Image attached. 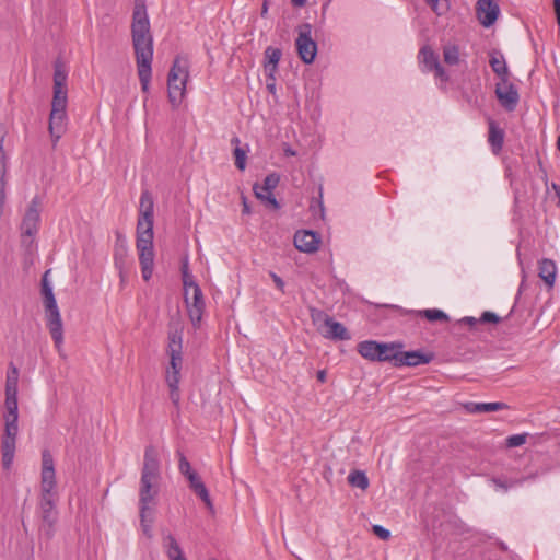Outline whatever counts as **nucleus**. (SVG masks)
Listing matches in <instances>:
<instances>
[{
	"label": "nucleus",
	"instance_id": "f257e3e1",
	"mask_svg": "<svg viewBox=\"0 0 560 560\" xmlns=\"http://www.w3.org/2000/svg\"><path fill=\"white\" fill-rule=\"evenodd\" d=\"M153 217L154 205L149 191H143L140 197L139 217L136 231V248L139 256L141 275L144 281L152 278L154 270L153 246Z\"/></svg>",
	"mask_w": 560,
	"mask_h": 560
},
{
	"label": "nucleus",
	"instance_id": "f03ea898",
	"mask_svg": "<svg viewBox=\"0 0 560 560\" xmlns=\"http://www.w3.org/2000/svg\"><path fill=\"white\" fill-rule=\"evenodd\" d=\"M131 36L137 66H152L153 37L150 31L145 0H135Z\"/></svg>",
	"mask_w": 560,
	"mask_h": 560
},
{
	"label": "nucleus",
	"instance_id": "7ed1b4c3",
	"mask_svg": "<svg viewBox=\"0 0 560 560\" xmlns=\"http://www.w3.org/2000/svg\"><path fill=\"white\" fill-rule=\"evenodd\" d=\"M166 353L170 357L165 370V382L170 388V398L174 405L180 400V371L183 369V331L178 328L171 329L167 336Z\"/></svg>",
	"mask_w": 560,
	"mask_h": 560
},
{
	"label": "nucleus",
	"instance_id": "20e7f679",
	"mask_svg": "<svg viewBox=\"0 0 560 560\" xmlns=\"http://www.w3.org/2000/svg\"><path fill=\"white\" fill-rule=\"evenodd\" d=\"M161 466L156 457H145L139 485V510L155 509L162 488Z\"/></svg>",
	"mask_w": 560,
	"mask_h": 560
},
{
	"label": "nucleus",
	"instance_id": "39448f33",
	"mask_svg": "<svg viewBox=\"0 0 560 560\" xmlns=\"http://www.w3.org/2000/svg\"><path fill=\"white\" fill-rule=\"evenodd\" d=\"M48 273L49 271H46L42 279V294L44 298L45 320L46 326L54 340L55 348L57 349L59 354H61L63 346V324L54 294L52 285L48 281Z\"/></svg>",
	"mask_w": 560,
	"mask_h": 560
},
{
	"label": "nucleus",
	"instance_id": "423d86ee",
	"mask_svg": "<svg viewBox=\"0 0 560 560\" xmlns=\"http://www.w3.org/2000/svg\"><path fill=\"white\" fill-rule=\"evenodd\" d=\"M189 66L187 57L177 56L168 71L167 97L173 108H177L185 97L189 79Z\"/></svg>",
	"mask_w": 560,
	"mask_h": 560
},
{
	"label": "nucleus",
	"instance_id": "0eeeda50",
	"mask_svg": "<svg viewBox=\"0 0 560 560\" xmlns=\"http://www.w3.org/2000/svg\"><path fill=\"white\" fill-rule=\"evenodd\" d=\"M419 69L422 73H434L435 83L441 90L446 89L450 75L440 62L439 55L430 45H423L417 56Z\"/></svg>",
	"mask_w": 560,
	"mask_h": 560
},
{
	"label": "nucleus",
	"instance_id": "6e6552de",
	"mask_svg": "<svg viewBox=\"0 0 560 560\" xmlns=\"http://www.w3.org/2000/svg\"><path fill=\"white\" fill-rule=\"evenodd\" d=\"M509 459L510 463L508 465L509 469L512 471L511 475H504L490 479L494 490L501 493H505L509 489L533 476L532 472H520L522 467L528 465L532 457H509Z\"/></svg>",
	"mask_w": 560,
	"mask_h": 560
},
{
	"label": "nucleus",
	"instance_id": "1a4fd4ad",
	"mask_svg": "<svg viewBox=\"0 0 560 560\" xmlns=\"http://www.w3.org/2000/svg\"><path fill=\"white\" fill-rule=\"evenodd\" d=\"M67 104L68 98H52L51 102L48 130L54 147L57 145L68 128Z\"/></svg>",
	"mask_w": 560,
	"mask_h": 560
},
{
	"label": "nucleus",
	"instance_id": "9d476101",
	"mask_svg": "<svg viewBox=\"0 0 560 560\" xmlns=\"http://www.w3.org/2000/svg\"><path fill=\"white\" fill-rule=\"evenodd\" d=\"M299 57L304 63H312L317 55V44L312 38V26L305 23L299 27V35L295 40Z\"/></svg>",
	"mask_w": 560,
	"mask_h": 560
},
{
	"label": "nucleus",
	"instance_id": "9b49d317",
	"mask_svg": "<svg viewBox=\"0 0 560 560\" xmlns=\"http://www.w3.org/2000/svg\"><path fill=\"white\" fill-rule=\"evenodd\" d=\"M179 470L189 482V488L205 502L208 508H212V502L208 489L206 488L199 474L191 467L187 457H180Z\"/></svg>",
	"mask_w": 560,
	"mask_h": 560
},
{
	"label": "nucleus",
	"instance_id": "f8f14e48",
	"mask_svg": "<svg viewBox=\"0 0 560 560\" xmlns=\"http://www.w3.org/2000/svg\"><path fill=\"white\" fill-rule=\"evenodd\" d=\"M495 96L500 105L508 112H513L520 102L518 91L509 79L500 80L497 83Z\"/></svg>",
	"mask_w": 560,
	"mask_h": 560
},
{
	"label": "nucleus",
	"instance_id": "ddd939ff",
	"mask_svg": "<svg viewBox=\"0 0 560 560\" xmlns=\"http://www.w3.org/2000/svg\"><path fill=\"white\" fill-rule=\"evenodd\" d=\"M185 303L194 327H199L205 311V300L200 287H194L190 293H185Z\"/></svg>",
	"mask_w": 560,
	"mask_h": 560
},
{
	"label": "nucleus",
	"instance_id": "4468645a",
	"mask_svg": "<svg viewBox=\"0 0 560 560\" xmlns=\"http://www.w3.org/2000/svg\"><path fill=\"white\" fill-rule=\"evenodd\" d=\"M40 221V201L37 197H34L23 217L21 231L23 235L33 237L38 232V225Z\"/></svg>",
	"mask_w": 560,
	"mask_h": 560
},
{
	"label": "nucleus",
	"instance_id": "2eb2a0df",
	"mask_svg": "<svg viewBox=\"0 0 560 560\" xmlns=\"http://www.w3.org/2000/svg\"><path fill=\"white\" fill-rule=\"evenodd\" d=\"M57 499H58V494H50V495L40 494L39 506H40V511H42V518H43L44 528L48 536L52 535L54 525L57 520V512H56Z\"/></svg>",
	"mask_w": 560,
	"mask_h": 560
},
{
	"label": "nucleus",
	"instance_id": "dca6fc26",
	"mask_svg": "<svg viewBox=\"0 0 560 560\" xmlns=\"http://www.w3.org/2000/svg\"><path fill=\"white\" fill-rule=\"evenodd\" d=\"M40 494H58L56 489V471L52 457H43Z\"/></svg>",
	"mask_w": 560,
	"mask_h": 560
},
{
	"label": "nucleus",
	"instance_id": "f3484780",
	"mask_svg": "<svg viewBox=\"0 0 560 560\" xmlns=\"http://www.w3.org/2000/svg\"><path fill=\"white\" fill-rule=\"evenodd\" d=\"M500 14V8L492 0H478L476 3V15L483 27L492 26Z\"/></svg>",
	"mask_w": 560,
	"mask_h": 560
},
{
	"label": "nucleus",
	"instance_id": "a211bd4d",
	"mask_svg": "<svg viewBox=\"0 0 560 560\" xmlns=\"http://www.w3.org/2000/svg\"><path fill=\"white\" fill-rule=\"evenodd\" d=\"M320 237L310 230L298 231L294 235V246L303 253L312 254L317 252Z\"/></svg>",
	"mask_w": 560,
	"mask_h": 560
},
{
	"label": "nucleus",
	"instance_id": "6ab92c4d",
	"mask_svg": "<svg viewBox=\"0 0 560 560\" xmlns=\"http://www.w3.org/2000/svg\"><path fill=\"white\" fill-rule=\"evenodd\" d=\"M433 360V354L420 350L401 351L398 358L397 368L401 366H419L430 363Z\"/></svg>",
	"mask_w": 560,
	"mask_h": 560
},
{
	"label": "nucleus",
	"instance_id": "aec40b11",
	"mask_svg": "<svg viewBox=\"0 0 560 560\" xmlns=\"http://www.w3.org/2000/svg\"><path fill=\"white\" fill-rule=\"evenodd\" d=\"M68 73L60 62L55 63L54 71V96L52 98H68L67 93Z\"/></svg>",
	"mask_w": 560,
	"mask_h": 560
},
{
	"label": "nucleus",
	"instance_id": "412c9836",
	"mask_svg": "<svg viewBox=\"0 0 560 560\" xmlns=\"http://www.w3.org/2000/svg\"><path fill=\"white\" fill-rule=\"evenodd\" d=\"M402 348L401 343H378V355L377 361L380 362H394V365L397 366L398 358L400 355V350Z\"/></svg>",
	"mask_w": 560,
	"mask_h": 560
},
{
	"label": "nucleus",
	"instance_id": "4be33fe9",
	"mask_svg": "<svg viewBox=\"0 0 560 560\" xmlns=\"http://www.w3.org/2000/svg\"><path fill=\"white\" fill-rule=\"evenodd\" d=\"M19 433L18 423H5L4 434L2 436L1 450L2 455H14L16 450V436Z\"/></svg>",
	"mask_w": 560,
	"mask_h": 560
},
{
	"label": "nucleus",
	"instance_id": "5701e85b",
	"mask_svg": "<svg viewBox=\"0 0 560 560\" xmlns=\"http://www.w3.org/2000/svg\"><path fill=\"white\" fill-rule=\"evenodd\" d=\"M557 271V265L553 260L544 258L539 261V277L549 289L555 285Z\"/></svg>",
	"mask_w": 560,
	"mask_h": 560
},
{
	"label": "nucleus",
	"instance_id": "b1692460",
	"mask_svg": "<svg viewBox=\"0 0 560 560\" xmlns=\"http://www.w3.org/2000/svg\"><path fill=\"white\" fill-rule=\"evenodd\" d=\"M324 338L332 339V340H348L350 339V335L347 328L339 322H336L334 318L329 320L326 325L325 329L320 332Z\"/></svg>",
	"mask_w": 560,
	"mask_h": 560
},
{
	"label": "nucleus",
	"instance_id": "393cba45",
	"mask_svg": "<svg viewBox=\"0 0 560 560\" xmlns=\"http://www.w3.org/2000/svg\"><path fill=\"white\" fill-rule=\"evenodd\" d=\"M282 52L279 48L269 46L265 50V71L268 73V75L272 79H275V73L278 69V63L281 59Z\"/></svg>",
	"mask_w": 560,
	"mask_h": 560
},
{
	"label": "nucleus",
	"instance_id": "a878e982",
	"mask_svg": "<svg viewBox=\"0 0 560 560\" xmlns=\"http://www.w3.org/2000/svg\"><path fill=\"white\" fill-rule=\"evenodd\" d=\"M4 421L5 423H18L19 421V404L18 394L5 393L4 401Z\"/></svg>",
	"mask_w": 560,
	"mask_h": 560
},
{
	"label": "nucleus",
	"instance_id": "bb28decb",
	"mask_svg": "<svg viewBox=\"0 0 560 560\" xmlns=\"http://www.w3.org/2000/svg\"><path fill=\"white\" fill-rule=\"evenodd\" d=\"M488 141L494 154H498L502 150L504 142V130L500 128L493 120H490L489 122Z\"/></svg>",
	"mask_w": 560,
	"mask_h": 560
},
{
	"label": "nucleus",
	"instance_id": "cd10ccee",
	"mask_svg": "<svg viewBox=\"0 0 560 560\" xmlns=\"http://www.w3.org/2000/svg\"><path fill=\"white\" fill-rule=\"evenodd\" d=\"M163 547L170 560H186L183 550L172 534L163 537Z\"/></svg>",
	"mask_w": 560,
	"mask_h": 560
},
{
	"label": "nucleus",
	"instance_id": "c85d7f7f",
	"mask_svg": "<svg viewBox=\"0 0 560 560\" xmlns=\"http://www.w3.org/2000/svg\"><path fill=\"white\" fill-rule=\"evenodd\" d=\"M492 71L500 78V80L509 79V69L505 58L500 52H493L489 60Z\"/></svg>",
	"mask_w": 560,
	"mask_h": 560
},
{
	"label": "nucleus",
	"instance_id": "c756f323",
	"mask_svg": "<svg viewBox=\"0 0 560 560\" xmlns=\"http://www.w3.org/2000/svg\"><path fill=\"white\" fill-rule=\"evenodd\" d=\"M508 408L504 402H468L466 409L470 413L493 412Z\"/></svg>",
	"mask_w": 560,
	"mask_h": 560
},
{
	"label": "nucleus",
	"instance_id": "7c9ffc66",
	"mask_svg": "<svg viewBox=\"0 0 560 560\" xmlns=\"http://www.w3.org/2000/svg\"><path fill=\"white\" fill-rule=\"evenodd\" d=\"M378 343L374 340H365L361 341L358 345V352L364 358L370 361H377L378 355Z\"/></svg>",
	"mask_w": 560,
	"mask_h": 560
},
{
	"label": "nucleus",
	"instance_id": "2f4dec72",
	"mask_svg": "<svg viewBox=\"0 0 560 560\" xmlns=\"http://www.w3.org/2000/svg\"><path fill=\"white\" fill-rule=\"evenodd\" d=\"M19 375V369L13 363H10L5 377V393L18 394Z\"/></svg>",
	"mask_w": 560,
	"mask_h": 560
},
{
	"label": "nucleus",
	"instance_id": "473e14b6",
	"mask_svg": "<svg viewBox=\"0 0 560 560\" xmlns=\"http://www.w3.org/2000/svg\"><path fill=\"white\" fill-rule=\"evenodd\" d=\"M310 315L314 326L316 327L319 334L325 329L326 325L332 318L324 311L317 308H311Z\"/></svg>",
	"mask_w": 560,
	"mask_h": 560
},
{
	"label": "nucleus",
	"instance_id": "72a5a7b5",
	"mask_svg": "<svg viewBox=\"0 0 560 560\" xmlns=\"http://www.w3.org/2000/svg\"><path fill=\"white\" fill-rule=\"evenodd\" d=\"M443 58L445 63L456 66L460 61L459 47L455 44H447L443 47Z\"/></svg>",
	"mask_w": 560,
	"mask_h": 560
},
{
	"label": "nucleus",
	"instance_id": "f704fd0d",
	"mask_svg": "<svg viewBox=\"0 0 560 560\" xmlns=\"http://www.w3.org/2000/svg\"><path fill=\"white\" fill-rule=\"evenodd\" d=\"M137 70L141 90L142 92L148 93L152 78V66H137Z\"/></svg>",
	"mask_w": 560,
	"mask_h": 560
},
{
	"label": "nucleus",
	"instance_id": "c9c22d12",
	"mask_svg": "<svg viewBox=\"0 0 560 560\" xmlns=\"http://www.w3.org/2000/svg\"><path fill=\"white\" fill-rule=\"evenodd\" d=\"M139 511H140V525H141L142 532L147 537H151L152 536V523H153L152 515H153L154 509H147L144 511L139 510Z\"/></svg>",
	"mask_w": 560,
	"mask_h": 560
},
{
	"label": "nucleus",
	"instance_id": "e433bc0d",
	"mask_svg": "<svg viewBox=\"0 0 560 560\" xmlns=\"http://www.w3.org/2000/svg\"><path fill=\"white\" fill-rule=\"evenodd\" d=\"M348 481L352 487L365 490L369 487V479L365 472L355 470L348 476Z\"/></svg>",
	"mask_w": 560,
	"mask_h": 560
},
{
	"label": "nucleus",
	"instance_id": "4c0bfd02",
	"mask_svg": "<svg viewBox=\"0 0 560 560\" xmlns=\"http://www.w3.org/2000/svg\"><path fill=\"white\" fill-rule=\"evenodd\" d=\"M182 276H183V284H184V294L190 293L192 291L194 287H199L196 281L194 280V277L189 272L188 269V260L186 259L182 267Z\"/></svg>",
	"mask_w": 560,
	"mask_h": 560
},
{
	"label": "nucleus",
	"instance_id": "58836bf2",
	"mask_svg": "<svg viewBox=\"0 0 560 560\" xmlns=\"http://www.w3.org/2000/svg\"><path fill=\"white\" fill-rule=\"evenodd\" d=\"M279 179L280 177L276 173L267 175L264 179V185H259L260 191H262L265 195L272 194V190L277 187Z\"/></svg>",
	"mask_w": 560,
	"mask_h": 560
},
{
	"label": "nucleus",
	"instance_id": "ea45409f",
	"mask_svg": "<svg viewBox=\"0 0 560 560\" xmlns=\"http://www.w3.org/2000/svg\"><path fill=\"white\" fill-rule=\"evenodd\" d=\"M528 438H532L529 433L513 434L505 439V445L510 448L517 447L525 444Z\"/></svg>",
	"mask_w": 560,
	"mask_h": 560
},
{
	"label": "nucleus",
	"instance_id": "a19ab883",
	"mask_svg": "<svg viewBox=\"0 0 560 560\" xmlns=\"http://www.w3.org/2000/svg\"><path fill=\"white\" fill-rule=\"evenodd\" d=\"M253 190L257 199L270 203L275 209L279 208V202L277 201L273 194L265 195L262 191H260L258 184L253 186Z\"/></svg>",
	"mask_w": 560,
	"mask_h": 560
},
{
	"label": "nucleus",
	"instance_id": "79ce46f5",
	"mask_svg": "<svg viewBox=\"0 0 560 560\" xmlns=\"http://www.w3.org/2000/svg\"><path fill=\"white\" fill-rule=\"evenodd\" d=\"M424 317L430 322H436V320H447L448 316L446 313H444L441 310L438 308H429L421 312Z\"/></svg>",
	"mask_w": 560,
	"mask_h": 560
},
{
	"label": "nucleus",
	"instance_id": "37998d69",
	"mask_svg": "<svg viewBox=\"0 0 560 560\" xmlns=\"http://www.w3.org/2000/svg\"><path fill=\"white\" fill-rule=\"evenodd\" d=\"M235 165L240 171H244L246 167V152L236 147L234 150Z\"/></svg>",
	"mask_w": 560,
	"mask_h": 560
},
{
	"label": "nucleus",
	"instance_id": "c03bdc74",
	"mask_svg": "<svg viewBox=\"0 0 560 560\" xmlns=\"http://www.w3.org/2000/svg\"><path fill=\"white\" fill-rule=\"evenodd\" d=\"M372 532L382 540H387L390 537V532L387 528L383 527L382 525H373Z\"/></svg>",
	"mask_w": 560,
	"mask_h": 560
},
{
	"label": "nucleus",
	"instance_id": "a18cd8bd",
	"mask_svg": "<svg viewBox=\"0 0 560 560\" xmlns=\"http://www.w3.org/2000/svg\"><path fill=\"white\" fill-rule=\"evenodd\" d=\"M481 323H493V324H497L499 323L500 320V317L495 314V313H492V312H483L480 319H479Z\"/></svg>",
	"mask_w": 560,
	"mask_h": 560
},
{
	"label": "nucleus",
	"instance_id": "49530a36",
	"mask_svg": "<svg viewBox=\"0 0 560 560\" xmlns=\"http://www.w3.org/2000/svg\"><path fill=\"white\" fill-rule=\"evenodd\" d=\"M4 200H5V182L0 180V218L2 217V213H3Z\"/></svg>",
	"mask_w": 560,
	"mask_h": 560
},
{
	"label": "nucleus",
	"instance_id": "de8ad7c7",
	"mask_svg": "<svg viewBox=\"0 0 560 560\" xmlns=\"http://www.w3.org/2000/svg\"><path fill=\"white\" fill-rule=\"evenodd\" d=\"M270 277L273 280L276 287L281 291L284 292L285 283L284 281L273 271L270 272Z\"/></svg>",
	"mask_w": 560,
	"mask_h": 560
},
{
	"label": "nucleus",
	"instance_id": "09e8293b",
	"mask_svg": "<svg viewBox=\"0 0 560 560\" xmlns=\"http://www.w3.org/2000/svg\"><path fill=\"white\" fill-rule=\"evenodd\" d=\"M425 2L438 15L442 14V11L440 10V0H425Z\"/></svg>",
	"mask_w": 560,
	"mask_h": 560
},
{
	"label": "nucleus",
	"instance_id": "8fccbe9b",
	"mask_svg": "<svg viewBox=\"0 0 560 560\" xmlns=\"http://www.w3.org/2000/svg\"><path fill=\"white\" fill-rule=\"evenodd\" d=\"M425 2L438 15L442 14V11L440 10V0H425Z\"/></svg>",
	"mask_w": 560,
	"mask_h": 560
},
{
	"label": "nucleus",
	"instance_id": "3c124183",
	"mask_svg": "<svg viewBox=\"0 0 560 560\" xmlns=\"http://www.w3.org/2000/svg\"><path fill=\"white\" fill-rule=\"evenodd\" d=\"M553 9L557 16V23L560 26V0H553Z\"/></svg>",
	"mask_w": 560,
	"mask_h": 560
},
{
	"label": "nucleus",
	"instance_id": "603ef678",
	"mask_svg": "<svg viewBox=\"0 0 560 560\" xmlns=\"http://www.w3.org/2000/svg\"><path fill=\"white\" fill-rule=\"evenodd\" d=\"M283 152L287 156H295L296 155V151L293 150L290 145H285L283 148Z\"/></svg>",
	"mask_w": 560,
	"mask_h": 560
},
{
	"label": "nucleus",
	"instance_id": "864d4df0",
	"mask_svg": "<svg viewBox=\"0 0 560 560\" xmlns=\"http://www.w3.org/2000/svg\"><path fill=\"white\" fill-rule=\"evenodd\" d=\"M5 166V160L0 161V180H4Z\"/></svg>",
	"mask_w": 560,
	"mask_h": 560
},
{
	"label": "nucleus",
	"instance_id": "5fc2aeb1",
	"mask_svg": "<svg viewBox=\"0 0 560 560\" xmlns=\"http://www.w3.org/2000/svg\"><path fill=\"white\" fill-rule=\"evenodd\" d=\"M3 140H4V136H1V138H0V161L5 160V154L3 151Z\"/></svg>",
	"mask_w": 560,
	"mask_h": 560
},
{
	"label": "nucleus",
	"instance_id": "6e6d98bb",
	"mask_svg": "<svg viewBox=\"0 0 560 560\" xmlns=\"http://www.w3.org/2000/svg\"><path fill=\"white\" fill-rule=\"evenodd\" d=\"M317 380L320 382V383H324L326 381V371L325 370H319L317 372Z\"/></svg>",
	"mask_w": 560,
	"mask_h": 560
},
{
	"label": "nucleus",
	"instance_id": "4d7b16f0",
	"mask_svg": "<svg viewBox=\"0 0 560 560\" xmlns=\"http://www.w3.org/2000/svg\"><path fill=\"white\" fill-rule=\"evenodd\" d=\"M242 202H243V213L248 214L250 212V209H249V206H248L245 197L242 198Z\"/></svg>",
	"mask_w": 560,
	"mask_h": 560
},
{
	"label": "nucleus",
	"instance_id": "13d9d810",
	"mask_svg": "<svg viewBox=\"0 0 560 560\" xmlns=\"http://www.w3.org/2000/svg\"><path fill=\"white\" fill-rule=\"evenodd\" d=\"M12 459L13 457H3V467L5 469L10 468V466L12 465Z\"/></svg>",
	"mask_w": 560,
	"mask_h": 560
},
{
	"label": "nucleus",
	"instance_id": "bf43d9fd",
	"mask_svg": "<svg viewBox=\"0 0 560 560\" xmlns=\"http://www.w3.org/2000/svg\"><path fill=\"white\" fill-rule=\"evenodd\" d=\"M293 5L295 7H303L306 2V0H291Z\"/></svg>",
	"mask_w": 560,
	"mask_h": 560
},
{
	"label": "nucleus",
	"instance_id": "052dcab7",
	"mask_svg": "<svg viewBox=\"0 0 560 560\" xmlns=\"http://www.w3.org/2000/svg\"><path fill=\"white\" fill-rule=\"evenodd\" d=\"M464 322L472 325V324H475L477 322V319L475 317H465Z\"/></svg>",
	"mask_w": 560,
	"mask_h": 560
},
{
	"label": "nucleus",
	"instance_id": "680f3d73",
	"mask_svg": "<svg viewBox=\"0 0 560 560\" xmlns=\"http://www.w3.org/2000/svg\"><path fill=\"white\" fill-rule=\"evenodd\" d=\"M268 11V4L267 2L265 1L264 4H262V9H261V15L264 16Z\"/></svg>",
	"mask_w": 560,
	"mask_h": 560
},
{
	"label": "nucleus",
	"instance_id": "e2e57ef3",
	"mask_svg": "<svg viewBox=\"0 0 560 560\" xmlns=\"http://www.w3.org/2000/svg\"><path fill=\"white\" fill-rule=\"evenodd\" d=\"M268 88L270 91H273L275 90V84H268Z\"/></svg>",
	"mask_w": 560,
	"mask_h": 560
},
{
	"label": "nucleus",
	"instance_id": "0e129e2a",
	"mask_svg": "<svg viewBox=\"0 0 560 560\" xmlns=\"http://www.w3.org/2000/svg\"><path fill=\"white\" fill-rule=\"evenodd\" d=\"M232 141L235 142V143H238V139L237 138H234Z\"/></svg>",
	"mask_w": 560,
	"mask_h": 560
}]
</instances>
